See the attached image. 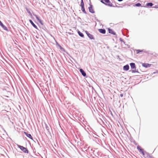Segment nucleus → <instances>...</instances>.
Listing matches in <instances>:
<instances>
[{"instance_id": "nucleus-42", "label": "nucleus", "mask_w": 158, "mask_h": 158, "mask_svg": "<svg viewBox=\"0 0 158 158\" xmlns=\"http://www.w3.org/2000/svg\"><path fill=\"white\" fill-rule=\"evenodd\" d=\"M156 73V72H153V74H155V73Z\"/></svg>"}, {"instance_id": "nucleus-5", "label": "nucleus", "mask_w": 158, "mask_h": 158, "mask_svg": "<svg viewBox=\"0 0 158 158\" xmlns=\"http://www.w3.org/2000/svg\"><path fill=\"white\" fill-rule=\"evenodd\" d=\"M80 6L81 7V10L85 14H87V13L85 10L84 7V3L83 0H81Z\"/></svg>"}, {"instance_id": "nucleus-32", "label": "nucleus", "mask_w": 158, "mask_h": 158, "mask_svg": "<svg viewBox=\"0 0 158 158\" xmlns=\"http://www.w3.org/2000/svg\"><path fill=\"white\" fill-rule=\"evenodd\" d=\"M94 17L95 18V20H96L97 22H100V21L97 19V18L96 17L95 15L94 16Z\"/></svg>"}, {"instance_id": "nucleus-31", "label": "nucleus", "mask_w": 158, "mask_h": 158, "mask_svg": "<svg viewBox=\"0 0 158 158\" xmlns=\"http://www.w3.org/2000/svg\"><path fill=\"white\" fill-rule=\"evenodd\" d=\"M55 40L56 45L59 47L60 45L57 42V41Z\"/></svg>"}, {"instance_id": "nucleus-19", "label": "nucleus", "mask_w": 158, "mask_h": 158, "mask_svg": "<svg viewBox=\"0 0 158 158\" xmlns=\"http://www.w3.org/2000/svg\"><path fill=\"white\" fill-rule=\"evenodd\" d=\"M129 140H130L131 142L134 143L135 145H137V143H136L135 141L133 139V138L132 137H131L129 138Z\"/></svg>"}, {"instance_id": "nucleus-34", "label": "nucleus", "mask_w": 158, "mask_h": 158, "mask_svg": "<svg viewBox=\"0 0 158 158\" xmlns=\"http://www.w3.org/2000/svg\"><path fill=\"white\" fill-rule=\"evenodd\" d=\"M124 44H125V45L127 46L128 48H130V46L128 44H126L125 43Z\"/></svg>"}, {"instance_id": "nucleus-11", "label": "nucleus", "mask_w": 158, "mask_h": 158, "mask_svg": "<svg viewBox=\"0 0 158 158\" xmlns=\"http://www.w3.org/2000/svg\"><path fill=\"white\" fill-rule=\"evenodd\" d=\"M143 156L145 158H154V157L151 156L146 151H145V155Z\"/></svg>"}, {"instance_id": "nucleus-22", "label": "nucleus", "mask_w": 158, "mask_h": 158, "mask_svg": "<svg viewBox=\"0 0 158 158\" xmlns=\"http://www.w3.org/2000/svg\"><path fill=\"white\" fill-rule=\"evenodd\" d=\"M77 33L80 37H82V38H84V34L81 32V31H80L79 30H78V31H77Z\"/></svg>"}, {"instance_id": "nucleus-28", "label": "nucleus", "mask_w": 158, "mask_h": 158, "mask_svg": "<svg viewBox=\"0 0 158 158\" xmlns=\"http://www.w3.org/2000/svg\"><path fill=\"white\" fill-rule=\"evenodd\" d=\"M45 128H46V130L48 131V132L49 133H50V131H49V127L45 123Z\"/></svg>"}, {"instance_id": "nucleus-10", "label": "nucleus", "mask_w": 158, "mask_h": 158, "mask_svg": "<svg viewBox=\"0 0 158 158\" xmlns=\"http://www.w3.org/2000/svg\"><path fill=\"white\" fill-rule=\"evenodd\" d=\"M0 26L1 27L5 30L7 32L9 31V30L4 24L2 23L1 21L0 20Z\"/></svg>"}, {"instance_id": "nucleus-21", "label": "nucleus", "mask_w": 158, "mask_h": 158, "mask_svg": "<svg viewBox=\"0 0 158 158\" xmlns=\"http://www.w3.org/2000/svg\"><path fill=\"white\" fill-rule=\"evenodd\" d=\"M26 10L27 11V13L29 14L30 15L31 18L33 19H34V18L33 17V16L32 15L31 12L29 10V9L27 8H26Z\"/></svg>"}, {"instance_id": "nucleus-9", "label": "nucleus", "mask_w": 158, "mask_h": 158, "mask_svg": "<svg viewBox=\"0 0 158 158\" xmlns=\"http://www.w3.org/2000/svg\"><path fill=\"white\" fill-rule=\"evenodd\" d=\"M79 70L80 72L81 73V75L85 77H87V76L85 72L84 71V70L81 68H79Z\"/></svg>"}, {"instance_id": "nucleus-16", "label": "nucleus", "mask_w": 158, "mask_h": 158, "mask_svg": "<svg viewBox=\"0 0 158 158\" xmlns=\"http://www.w3.org/2000/svg\"><path fill=\"white\" fill-rule=\"evenodd\" d=\"M29 21L31 24V25L36 29L38 30L37 27L35 24L31 19H29Z\"/></svg>"}, {"instance_id": "nucleus-15", "label": "nucleus", "mask_w": 158, "mask_h": 158, "mask_svg": "<svg viewBox=\"0 0 158 158\" xmlns=\"http://www.w3.org/2000/svg\"><path fill=\"white\" fill-rule=\"evenodd\" d=\"M154 4L151 2L147 3L146 4V6H144V7H147L148 8H150L152 7Z\"/></svg>"}, {"instance_id": "nucleus-13", "label": "nucleus", "mask_w": 158, "mask_h": 158, "mask_svg": "<svg viewBox=\"0 0 158 158\" xmlns=\"http://www.w3.org/2000/svg\"><path fill=\"white\" fill-rule=\"evenodd\" d=\"M24 133L27 137L33 140L34 142H35L33 140V137L31 134L28 133L27 132L25 131L24 132Z\"/></svg>"}, {"instance_id": "nucleus-23", "label": "nucleus", "mask_w": 158, "mask_h": 158, "mask_svg": "<svg viewBox=\"0 0 158 158\" xmlns=\"http://www.w3.org/2000/svg\"><path fill=\"white\" fill-rule=\"evenodd\" d=\"M40 27L46 32H48V30L47 29L46 27L44 25H42V27Z\"/></svg>"}, {"instance_id": "nucleus-47", "label": "nucleus", "mask_w": 158, "mask_h": 158, "mask_svg": "<svg viewBox=\"0 0 158 158\" xmlns=\"http://www.w3.org/2000/svg\"><path fill=\"white\" fill-rule=\"evenodd\" d=\"M64 0L65 2V0Z\"/></svg>"}, {"instance_id": "nucleus-40", "label": "nucleus", "mask_w": 158, "mask_h": 158, "mask_svg": "<svg viewBox=\"0 0 158 158\" xmlns=\"http://www.w3.org/2000/svg\"><path fill=\"white\" fill-rule=\"evenodd\" d=\"M156 73H158V70H156Z\"/></svg>"}, {"instance_id": "nucleus-27", "label": "nucleus", "mask_w": 158, "mask_h": 158, "mask_svg": "<svg viewBox=\"0 0 158 158\" xmlns=\"http://www.w3.org/2000/svg\"><path fill=\"white\" fill-rule=\"evenodd\" d=\"M33 15L36 17V19L38 21H40L41 19H40V17L38 16L37 15L33 14Z\"/></svg>"}, {"instance_id": "nucleus-4", "label": "nucleus", "mask_w": 158, "mask_h": 158, "mask_svg": "<svg viewBox=\"0 0 158 158\" xmlns=\"http://www.w3.org/2000/svg\"><path fill=\"white\" fill-rule=\"evenodd\" d=\"M17 146L18 148L25 153L28 154L29 153V151L27 148H25L23 146L17 144Z\"/></svg>"}, {"instance_id": "nucleus-41", "label": "nucleus", "mask_w": 158, "mask_h": 158, "mask_svg": "<svg viewBox=\"0 0 158 158\" xmlns=\"http://www.w3.org/2000/svg\"><path fill=\"white\" fill-rule=\"evenodd\" d=\"M130 6V5H128V6Z\"/></svg>"}, {"instance_id": "nucleus-18", "label": "nucleus", "mask_w": 158, "mask_h": 158, "mask_svg": "<svg viewBox=\"0 0 158 158\" xmlns=\"http://www.w3.org/2000/svg\"><path fill=\"white\" fill-rule=\"evenodd\" d=\"M129 69V66L128 64H127L123 67V70L125 71H128Z\"/></svg>"}, {"instance_id": "nucleus-25", "label": "nucleus", "mask_w": 158, "mask_h": 158, "mask_svg": "<svg viewBox=\"0 0 158 158\" xmlns=\"http://www.w3.org/2000/svg\"><path fill=\"white\" fill-rule=\"evenodd\" d=\"M134 6H136V7H144L143 6H142L141 4L139 3H136L134 5H133Z\"/></svg>"}, {"instance_id": "nucleus-12", "label": "nucleus", "mask_w": 158, "mask_h": 158, "mask_svg": "<svg viewBox=\"0 0 158 158\" xmlns=\"http://www.w3.org/2000/svg\"><path fill=\"white\" fill-rule=\"evenodd\" d=\"M108 31L109 33L112 34L114 35H116V33L112 29L110 28H107Z\"/></svg>"}, {"instance_id": "nucleus-30", "label": "nucleus", "mask_w": 158, "mask_h": 158, "mask_svg": "<svg viewBox=\"0 0 158 158\" xmlns=\"http://www.w3.org/2000/svg\"><path fill=\"white\" fill-rule=\"evenodd\" d=\"M42 25H43L44 23L42 21L41 19L38 21Z\"/></svg>"}, {"instance_id": "nucleus-26", "label": "nucleus", "mask_w": 158, "mask_h": 158, "mask_svg": "<svg viewBox=\"0 0 158 158\" xmlns=\"http://www.w3.org/2000/svg\"><path fill=\"white\" fill-rule=\"evenodd\" d=\"M88 147L87 145H85L84 147L82 148V150L83 152H84V151H85V150H86L88 148V147Z\"/></svg>"}, {"instance_id": "nucleus-38", "label": "nucleus", "mask_w": 158, "mask_h": 158, "mask_svg": "<svg viewBox=\"0 0 158 158\" xmlns=\"http://www.w3.org/2000/svg\"><path fill=\"white\" fill-rule=\"evenodd\" d=\"M78 19H80L81 20V18L80 17H78Z\"/></svg>"}, {"instance_id": "nucleus-46", "label": "nucleus", "mask_w": 158, "mask_h": 158, "mask_svg": "<svg viewBox=\"0 0 158 158\" xmlns=\"http://www.w3.org/2000/svg\"><path fill=\"white\" fill-rule=\"evenodd\" d=\"M85 25H88V24H85Z\"/></svg>"}, {"instance_id": "nucleus-29", "label": "nucleus", "mask_w": 158, "mask_h": 158, "mask_svg": "<svg viewBox=\"0 0 158 158\" xmlns=\"http://www.w3.org/2000/svg\"><path fill=\"white\" fill-rule=\"evenodd\" d=\"M119 40L120 42H123L124 44H125V42L124 41V40L122 39L121 38H120Z\"/></svg>"}, {"instance_id": "nucleus-33", "label": "nucleus", "mask_w": 158, "mask_h": 158, "mask_svg": "<svg viewBox=\"0 0 158 158\" xmlns=\"http://www.w3.org/2000/svg\"><path fill=\"white\" fill-rule=\"evenodd\" d=\"M152 7L153 8H158V5H155V6H152Z\"/></svg>"}, {"instance_id": "nucleus-2", "label": "nucleus", "mask_w": 158, "mask_h": 158, "mask_svg": "<svg viewBox=\"0 0 158 158\" xmlns=\"http://www.w3.org/2000/svg\"><path fill=\"white\" fill-rule=\"evenodd\" d=\"M129 64L131 66V69H135L129 70V72H131L132 73H140L138 71V69H136V66L135 63L131 62Z\"/></svg>"}, {"instance_id": "nucleus-6", "label": "nucleus", "mask_w": 158, "mask_h": 158, "mask_svg": "<svg viewBox=\"0 0 158 158\" xmlns=\"http://www.w3.org/2000/svg\"><path fill=\"white\" fill-rule=\"evenodd\" d=\"M89 6L88 7V9H89V12L92 14L94 13H95V11L93 8V5L91 4V3L89 4Z\"/></svg>"}, {"instance_id": "nucleus-37", "label": "nucleus", "mask_w": 158, "mask_h": 158, "mask_svg": "<svg viewBox=\"0 0 158 158\" xmlns=\"http://www.w3.org/2000/svg\"><path fill=\"white\" fill-rule=\"evenodd\" d=\"M37 141V142H38V145L40 146V147H41V146H40V144L39 143V142L36 139Z\"/></svg>"}, {"instance_id": "nucleus-36", "label": "nucleus", "mask_w": 158, "mask_h": 158, "mask_svg": "<svg viewBox=\"0 0 158 158\" xmlns=\"http://www.w3.org/2000/svg\"><path fill=\"white\" fill-rule=\"evenodd\" d=\"M120 96L121 97H123V94H121L120 95Z\"/></svg>"}, {"instance_id": "nucleus-8", "label": "nucleus", "mask_w": 158, "mask_h": 158, "mask_svg": "<svg viewBox=\"0 0 158 158\" xmlns=\"http://www.w3.org/2000/svg\"><path fill=\"white\" fill-rule=\"evenodd\" d=\"M85 32L86 34L87 35V36H88V37L89 38V39L90 40H95V38L94 37V36L93 35L90 34L87 31H85Z\"/></svg>"}, {"instance_id": "nucleus-14", "label": "nucleus", "mask_w": 158, "mask_h": 158, "mask_svg": "<svg viewBox=\"0 0 158 158\" xmlns=\"http://www.w3.org/2000/svg\"><path fill=\"white\" fill-rule=\"evenodd\" d=\"M152 64H150L148 63H142V66L145 68H149L151 67Z\"/></svg>"}, {"instance_id": "nucleus-17", "label": "nucleus", "mask_w": 158, "mask_h": 158, "mask_svg": "<svg viewBox=\"0 0 158 158\" xmlns=\"http://www.w3.org/2000/svg\"><path fill=\"white\" fill-rule=\"evenodd\" d=\"M98 31L100 33L102 34H105L106 33V30L104 29H99Z\"/></svg>"}, {"instance_id": "nucleus-45", "label": "nucleus", "mask_w": 158, "mask_h": 158, "mask_svg": "<svg viewBox=\"0 0 158 158\" xmlns=\"http://www.w3.org/2000/svg\"><path fill=\"white\" fill-rule=\"evenodd\" d=\"M25 39H26V37H25Z\"/></svg>"}, {"instance_id": "nucleus-35", "label": "nucleus", "mask_w": 158, "mask_h": 158, "mask_svg": "<svg viewBox=\"0 0 158 158\" xmlns=\"http://www.w3.org/2000/svg\"><path fill=\"white\" fill-rule=\"evenodd\" d=\"M109 111H110V114H111V115H112V116H113V114H112V112H111V110H110V109H109Z\"/></svg>"}, {"instance_id": "nucleus-1", "label": "nucleus", "mask_w": 158, "mask_h": 158, "mask_svg": "<svg viewBox=\"0 0 158 158\" xmlns=\"http://www.w3.org/2000/svg\"><path fill=\"white\" fill-rule=\"evenodd\" d=\"M100 1L102 3L110 7H116L118 8H122L123 7L122 6H119L116 5L115 6H113L112 4L110 2V0H101Z\"/></svg>"}, {"instance_id": "nucleus-39", "label": "nucleus", "mask_w": 158, "mask_h": 158, "mask_svg": "<svg viewBox=\"0 0 158 158\" xmlns=\"http://www.w3.org/2000/svg\"><path fill=\"white\" fill-rule=\"evenodd\" d=\"M118 2H121L123 1V0H117Z\"/></svg>"}, {"instance_id": "nucleus-43", "label": "nucleus", "mask_w": 158, "mask_h": 158, "mask_svg": "<svg viewBox=\"0 0 158 158\" xmlns=\"http://www.w3.org/2000/svg\"><path fill=\"white\" fill-rule=\"evenodd\" d=\"M95 25H97V23L96 22H95Z\"/></svg>"}, {"instance_id": "nucleus-20", "label": "nucleus", "mask_w": 158, "mask_h": 158, "mask_svg": "<svg viewBox=\"0 0 158 158\" xmlns=\"http://www.w3.org/2000/svg\"><path fill=\"white\" fill-rule=\"evenodd\" d=\"M136 54H138L140 52H143L145 53H148V51H143V50H140V49H137L136 50Z\"/></svg>"}, {"instance_id": "nucleus-7", "label": "nucleus", "mask_w": 158, "mask_h": 158, "mask_svg": "<svg viewBox=\"0 0 158 158\" xmlns=\"http://www.w3.org/2000/svg\"><path fill=\"white\" fill-rule=\"evenodd\" d=\"M137 148L139 152L141 153L143 156L145 155V151H144L143 149L140 146L138 145Z\"/></svg>"}, {"instance_id": "nucleus-3", "label": "nucleus", "mask_w": 158, "mask_h": 158, "mask_svg": "<svg viewBox=\"0 0 158 158\" xmlns=\"http://www.w3.org/2000/svg\"><path fill=\"white\" fill-rule=\"evenodd\" d=\"M102 153L99 151L98 149L94 150L93 151V156L98 157L99 156H102Z\"/></svg>"}, {"instance_id": "nucleus-44", "label": "nucleus", "mask_w": 158, "mask_h": 158, "mask_svg": "<svg viewBox=\"0 0 158 158\" xmlns=\"http://www.w3.org/2000/svg\"><path fill=\"white\" fill-rule=\"evenodd\" d=\"M91 87H92V88H93V89H94V87H93V86H92Z\"/></svg>"}, {"instance_id": "nucleus-24", "label": "nucleus", "mask_w": 158, "mask_h": 158, "mask_svg": "<svg viewBox=\"0 0 158 158\" xmlns=\"http://www.w3.org/2000/svg\"><path fill=\"white\" fill-rule=\"evenodd\" d=\"M59 47L60 48V49L62 51H63V52H66V53L68 54V53L65 51V50L64 49V48H63V47H62L60 45Z\"/></svg>"}]
</instances>
